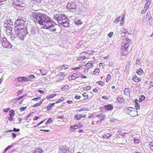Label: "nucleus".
<instances>
[{
	"label": "nucleus",
	"mask_w": 153,
	"mask_h": 153,
	"mask_svg": "<svg viewBox=\"0 0 153 153\" xmlns=\"http://www.w3.org/2000/svg\"><path fill=\"white\" fill-rule=\"evenodd\" d=\"M26 21H24L23 18H18L14 23L15 30L26 28L25 27V24Z\"/></svg>",
	"instance_id": "nucleus-3"
},
{
	"label": "nucleus",
	"mask_w": 153,
	"mask_h": 153,
	"mask_svg": "<svg viewBox=\"0 0 153 153\" xmlns=\"http://www.w3.org/2000/svg\"><path fill=\"white\" fill-rule=\"evenodd\" d=\"M27 108V107H23L20 108L19 111L20 112H22L25 110Z\"/></svg>",
	"instance_id": "nucleus-48"
},
{
	"label": "nucleus",
	"mask_w": 153,
	"mask_h": 153,
	"mask_svg": "<svg viewBox=\"0 0 153 153\" xmlns=\"http://www.w3.org/2000/svg\"><path fill=\"white\" fill-rule=\"evenodd\" d=\"M105 108L108 110H111L113 109V106L111 104H108L105 106Z\"/></svg>",
	"instance_id": "nucleus-25"
},
{
	"label": "nucleus",
	"mask_w": 153,
	"mask_h": 153,
	"mask_svg": "<svg viewBox=\"0 0 153 153\" xmlns=\"http://www.w3.org/2000/svg\"><path fill=\"white\" fill-rule=\"evenodd\" d=\"M27 78L25 77H19L18 78V81L19 82H22L23 81H26Z\"/></svg>",
	"instance_id": "nucleus-29"
},
{
	"label": "nucleus",
	"mask_w": 153,
	"mask_h": 153,
	"mask_svg": "<svg viewBox=\"0 0 153 153\" xmlns=\"http://www.w3.org/2000/svg\"><path fill=\"white\" fill-rule=\"evenodd\" d=\"M81 97L80 96H78L77 95H76L75 97V98L77 100L79 99Z\"/></svg>",
	"instance_id": "nucleus-55"
},
{
	"label": "nucleus",
	"mask_w": 153,
	"mask_h": 153,
	"mask_svg": "<svg viewBox=\"0 0 153 153\" xmlns=\"http://www.w3.org/2000/svg\"><path fill=\"white\" fill-rule=\"evenodd\" d=\"M129 48L121 46L120 53L122 56H126L128 53Z\"/></svg>",
	"instance_id": "nucleus-16"
},
{
	"label": "nucleus",
	"mask_w": 153,
	"mask_h": 153,
	"mask_svg": "<svg viewBox=\"0 0 153 153\" xmlns=\"http://www.w3.org/2000/svg\"><path fill=\"white\" fill-rule=\"evenodd\" d=\"M82 95L85 97L84 100L87 99L88 98V96L86 93H84Z\"/></svg>",
	"instance_id": "nucleus-42"
},
{
	"label": "nucleus",
	"mask_w": 153,
	"mask_h": 153,
	"mask_svg": "<svg viewBox=\"0 0 153 153\" xmlns=\"http://www.w3.org/2000/svg\"><path fill=\"white\" fill-rule=\"evenodd\" d=\"M80 68H81L80 67H78L72 68V69L73 70H77L78 69H79Z\"/></svg>",
	"instance_id": "nucleus-58"
},
{
	"label": "nucleus",
	"mask_w": 153,
	"mask_h": 153,
	"mask_svg": "<svg viewBox=\"0 0 153 153\" xmlns=\"http://www.w3.org/2000/svg\"><path fill=\"white\" fill-rule=\"evenodd\" d=\"M68 68V66L66 65H64L61 66V69H66Z\"/></svg>",
	"instance_id": "nucleus-39"
},
{
	"label": "nucleus",
	"mask_w": 153,
	"mask_h": 153,
	"mask_svg": "<svg viewBox=\"0 0 153 153\" xmlns=\"http://www.w3.org/2000/svg\"><path fill=\"white\" fill-rule=\"evenodd\" d=\"M117 100L118 102L120 103H123L124 102L125 100L122 97H118L117 98Z\"/></svg>",
	"instance_id": "nucleus-27"
},
{
	"label": "nucleus",
	"mask_w": 153,
	"mask_h": 153,
	"mask_svg": "<svg viewBox=\"0 0 153 153\" xmlns=\"http://www.w3.org/2000/svg\"><path fill=\"white\" fill-rule=\"evenodd\" d=\"M28 77L30 79H34L35 78L34 76L32 74H31L29 75Z\"/></svg>",
	"instance_id": "nucleus-56"
},
{
	"label": "nucleus",
	"mask_w": 153,
	"mask_h": 153,
	"mask_svg": "<svg viewBox=\"0 0 153 153\" xmlns=\"http://www.w3.org/2000/svg\"><path fill=\"white\" fill-rule=\"evenodd\" d=\"M34 1H35L38 3H40L41 2V0H32Z\"/></svg>",
	"instance_id": "nucleus-61"
},
{
	"label": "nucleus",
	"mask_w": 153,
	"mask_h": 153,
	"mask_svg": "<svg viewBox=\"0 0 153 153\" xmlns=\"http://www.w3.org/2000/svg\"><path fill=\"white\" fill-rule=\"evenodd\" d=\"M111 76L110 74H108V76L107 78V79H106V81L107 82H108L110 79H111Z\"/></svg>",
	"instance_id": "nucleus-49"
},
{
	"label": "nucleus",
	"mask_w": 153,
	"mask_h": 153,
	"mask_svg": "<svg viewBox=\"0 0 153 153\" xmlns=\"http://www.w3.org/2000/svg\"><path fill=\"white\" fill-rule=\"evenodd\" d=\"M136 73L139 75L142 76L143 75V70L141 68L139 69L138 71H137Z\"/></svg>",
	"instance_id": "nucleus-33"
},
{
	"label": "nucleus",
	"mask_w": 153,
	"mask_h": 153,
	"mask_svg": "<svg viewBox=\"0 0 153 153\" xmlns=\"http://www.w3.org/2000/svg\"><path fill=\"white\" fill-rule=\"evenodd\" d=\"M145 97L143 95H141L139 99V102H141L143 100H145Z\"/></svg>",
	"instance_id": "nucleus-37"
},
{
	"label": "nucleus",
	"mask_w": 153,
	"mask_h": 153,
	"mask_svg": "<svg viewBox=\"0 0 153 153\" xmlns=\"http://www.w3.org/2000/svg\"><path fill=\"white\" fill-rule=\"evenodd\" d=\"M146 18L147 19H146L145 20L147 21H149L150 20V17L149 16V15L147 14V15L146 16V17H145V18Z\"/></svg>",
	"instance_id": "nucleus-54"
},
{
	"label": "nucleus",
	"mask_w": 153,
	"mask_h": 153,
	"mask_svg": "<svg viewBox=\"0 0 153 153\" xmlns=\"http://www.w3.org/2000/svg\"><path fill=\"white\" fill-rule=\"evenodd\" d=\"M39 119V117L37 116H36L33 118V120H37L38 119Z\"/></svg>",
	"instance_id": "nucleus-64"
},
{
	"label": "nucleus",
	"mask_w": 153,
	"mask_h": 153,
	"mask_svg": "<svg viewBox=\"0 0 153 153\" xmlns=\"http://www.w3.org/2000/svg\"><path fill=\"white\" fill-rule=\"evenodd\" d=\"M127 31L126 29L123 27L120 29V34L126 33Z\"/></svg>",
	"instance_id": "nucleus-35"
},
{
	"label": "nucleus",
	"mask_w": 153,
	"mask_h": 153,
	"mask_svg": "<svg viewBox=\"0 0 153 153\" xmlns=\"http://www.w3.org/2000/svg\"><path fill=\"white\" fill-rule=\"evenodd\" d=\"M1 44L3 47L6 48L10 49L12 47V45L7 41L6 38L2 39Z\"/></svg>",
	"instance_id": "nucleus-9"
},
{
	"label": "nucleus",
	"mask_w": 153,
	"mask_h": 153,
	"mask_svg": "<svg viewBox=\"0 0 153 153\" xmlns=\"http://www.w3.org/2000/svg\"><path fill=\"white\" fill-rule=\"evenodd\" d=\"M45 120L43 121H42L40 122L38 124H37L36 126H34V127H36L40 125V128H43V129H40V130L42 131H44L45 132H48L50 131V130L49 129H46L45 128L46 127H48V125H45V123L44 124H42V123H43Z\"/></svg>",
	"instance_id": "nucleus-11"
},
{
	"label": "nucleus",
	"mask_w": 153,
	"mask_h": 153,
	"mask_svg": "<svg viewBox=\"0 0 153 153\" xmlns=\"http://www.w3.org/2000/svg\"><path fill=\"white\" fill-rule=\"evenodd\" d=\"M10 110V108H7L5 109H4V110H3V111H4V112H8L9 110Z\"/></svg>",
	"instance_id": "nucleus-57"
},
{
	"label": "nucleus",
	"mask_w": 153,
	"mask_h": 153,
	"mask_svg": "<svg viewBox=\"0 0 153 153\" xmlns=\"http://www.w3.org/2000/svg\"><path fill=\"white\" fill-rule=\"evenodd\" d=\"M41 73L43 75H46L47 73L44 70H40Z\"/></svg>",
	"instance_id": "nucleus-52"
},
{
	"label": "nucleus",
	"mask_w": 153,
	"mask_h": 153,
	"mask_svg": "<svg viewBox=\"0 0 153 153\" xmlns=\"http://www.w3.org/2000/svg\"><path fill=\"white\" fill-rule=\"evenodd\" d=\"M125 17V15H122V16H119L114 20V23H117L120 21V25L122 26H123L124 23Z\"/></svg>",
	"instance_id": "nucleus-12"
},
{
	"label": "nucleus",
	"mask_w": 153,
	"mask_h": 153,
	"mask_svg": "<svg viewBox=\"0 0 153 153\" xmlns=\"http://www.w3.org/2000/svg\"><path fill=\"white\" fill-rule=\"evenodd\" d=\"M55 103H50L47 106V108L48 110H51L54 105H55Z\"/></svg>",
	"instance_id": "nucleus-30"
},
{
	"label": "nucleus",
	"mask_w": 153,
	"mask_h": 153,
	"mask_svg": "<svg viewBox=\"0 0 153 153\" xmlns=\"http://www.w3.org/2000/svg\"><path fill=\"white\" fill-rule=\"evenodd\" d=\"M86 115L85 114H77L75 115L74 117L77 120H79L82 118L85 117Z\"/></svg>",
	"instance_id": "nucleus-19"
},
{
	"label": "nucleus",
	"mask_w": 153,
	"mask_h": 153,
	"mask_svg": "<svg viewBox=\"0 0 153 153\" xmlns=\"http://www.w3.org/2000/svg\"><path fill=\"white\" fill-rule=\"evenodd\" d=\"M97 83L99 85H101L102 86H103L104 85V82L102 81H98L97 82Z\"/></svg>",
	"instance_id": "nucleus-47"
},
{
	"label": "nucleus",
	"mask_w": 153,
	"mask_h": 153,
	"mask_svg": "<svg viewBox=\"0 0 153 153\" xmlns=\"http://www.w3.org/2000/svg\"><path fill=\"white\" fill-rule=\"evenodd\" d=\"M149 145L151 149H152V151H153V141L150 143Z\"/></svg>",
	"instance_id": "nucleus-50"
},
{
	"label": "nucleus",
	"mask_w": 153,
	"mask_h": 153,
	"mask_svg": "<svg viewBox=\"0 0 153 153\" xmlns=\"http://www.w3.org/2000/svg\"><path fill=\"white\" fill-rule=\"evenodd\" d=\"M83 126V125L79 123L74 125H72L70 126V130L71 132L74 131L76 129L80 128Z\"/></svg>",
	"instance_id": "nucleus-13"
},
{
	"label": "nucleus",
	"mask_w": 153,
	"mask_h": 153,
	"mask_svg": "<svg viewBox=\"0 0 153 153\" xmlns=\"http://www.w3.org/2000/svg\"><path fill=\"white\" fill-rule=\"evenodd\" d=\"M42 102H39L38 103L35 104L33 105V107L35 108L40 106L42 104Z\"/></svg>",
	"instance_id": "nucleus-41"
},
{
	"label": "nucleus",
	"mask_w": 153,
	"mask_h": 153,
	"mask_svg": "<svg viewBox=\"0 0 153 153\" xmlns=\"http://www.w3.org/2000/svg\"><path fill=\"white\" fill-rule=\"evenodd\" d=\"M131 43V40L128 38H126L123 40L121 46L129 48Z\"/></svg>",
	"instance_id": "nucleus-10"
},
{
	"label": "nucleus",
	"mask_w": 153,
	"mask_h": 153,
	"mask_svg": "<svg viewBox=\"0 0 153 153\" xmlns=\"http://www.w3.org/2000/svg\"><path fill=\"white\" fill-rule=\"evenodd\" d=\"M144 87L147 89H150L153 87V84L152 83V81L151 80L149 79L146 81L144 83Z\"/></svg>",
	"instance_id": "nucleus-15"
},
{
	"label": "nucleus",
	"mask_w": 153,
	"mask_h": 153,
	"mask_svg": "<svg viewBox=\"0 0 153 153\" xmlns=\"http://www.w3.org/2000/svg\"><path fill=\"white\" fill-rule=\"evenodd\" d=\"M38 92L41 94H44V91L43 90H38Z\"/></svg>",
	"instance_id": "nucleus-59"
},
{
	"label": "nucleus",
	"mask_w": 153,
	"mask_h": 153,
	"mask_svg": "<svg viewBox=\"0 0 153 153\" xmlns=\"http://www.w3.org/2000/svg\"><path fill=\"white\" fill-rule=\"evenodd\" d=\"M91 88V87L90 86H87L85 87H84L83 88L84 90L87 91L90 90Z\"/></svg>",
	"instance_id": "nucleus-43"
},
{
	"label": "nucleus",
	"mask_w": 153,
	"mask_h": 153,
	"mask_svg": "<svg viewBox=\"0 0 153 153\" xmlns=\"http://www.w3.org/2000/svg\"><path fill=\"white\" fill-rule=\"evenodd\" d=\"M135 107L136 108V110L139 109L140 108V105L138 103V100L137 99L135 100Z\"/></svg>",
	"instance_id": "nucleus-26"
},
{
	"label": "nucleus",
	"mask_w": 153,
	"mask_h": 153,
	"mask_svg": "<svg viewBox=\"0 0 153 153\" xmlns=\"http://www.w3.org/2000/svg\"><path fill=\"white\" fill-rule=\"evenodd\" d=\"M100 69L97 68L93 71V74L94 75H97L100 73Z\"/></svg>",
	"instance_id": "nucleus-31"
},
{
	"label": "nucleus",
	"mask_w": 153,
	"mask_h": 153,
	"mask_svg": "<svg viewBox=\"0 0 153 153\" xmlns=\"http://www.w3.org/2000/svg\"><path fill=\"white\" fill-rule=\"evenodd\" d=\"M20 131L19 129V128L16 129V128H14L13 130V131H14L18 132V131Z\"/></svg>",
	"instance_id": "nucleus-60"
},
{
	"label": "nucleus",
	"mask_w": 153,
	"mask_h": 153,
	"mask_svg": "<svg viewBox=\"0 0 153 153\" xmlns=\"http://www.w3.org/2000/svg\"><path fill=\"white\" fill-rule=\"evenodd\" d=\"M42 13H34L32 15L33 20L36 23H39L40 25Z\"/></svg>",
	"instance_id": "nucleus-7"
},
{
	"label": "nucleus",
	"mask_w": 153,
	"mask_h": 153,
	"mask_svg": "<svg viewBox=\"0 0 153 153\" xmlns=\"http://www.w3.org/2000/svg\"><path fill=\"white\" fill-rule=\"evenodd\" d=\"M54 19L56 20L58 23L65 27H70L69 20L63 14H61L60 12L55 14L54 16Z\"/></svg>",
	"instance_id": "nucleus-1"
},
{
	"label": "nucleus",
	"mask_w": 153,
	"mask_h": 153,
	"mask_svg": "<svg viewBox=\"0 0 153 153\" xmlns=\"http://www.w3.org/2000/svg\"><path fill=\"white\" fill-rule=\"evenodd\" d=\"M58 153H67V150L64 146H61L59 148Z\"/></svg>",
	"instance_id": "nucleus-22"
},
{
	"label": "nucleus",
	"mask_w": 153,
	"mask_h": 153,
	"mask_svg": "<svg viewBox=\"0 0 153 153\" xmlns=\"http://www.w3.org/2000/svg\"><path fill=\"white\" fill-rule=\"evenodd\" d=\"M86 66L88 67V68H92L93 67L92 63L91 61L89 62L86 64Z\"/></svg>",
	"instance_id": "nucleus-32"
},
{
	"label": "nucleus",
	"mask_w": 153,
	"mask_h": 153,
	"mask_svg": "<svg viewBox=\"0 0 153 153\" xmlns=\"http://www.w3.org/2000/svg\"><path fill=\"white\" fill-rule=\"evenodd\" d=\"M124 110L126 113L129 114L132 117L138 115L137 111L134 108L128 107L125 108Z\"/></svg>",
	"instance_id": "nucleus-5"
},
{
	"label": "nucleus",
	"mask_w": 153,
	"mask_h": 153,
	"mask_svg": "<svg viewBox=\"0 0 153 153\" xmlns=\"http://www.w3.org/2000/svg\"><path fill=\"white\" fill-rule=\"evenodd\" d=\"M78 77V74L77 73H74L69 77V79L70 80H74Z\"/></svg>",
	"instance_id": "nucleus-21"
},
{
	"label": "nucleus",
	"mask_w": 153,
	"mask_h": 153,
	"mask_svg": "<svg viewBox=\"0 0 153 153\" xmlns=\"http://www.w3.org/2000/svg\"><path fill=\"white\" fill-rule=\"evenodd\" d=\"M41 99V97H37L33 98L32 100L37 101L38 100H40Z\"/></svg>",
	"instance_id": "nucleus-45"
},
{
	"label": "nucleus",
	"mask_w": 153,
	"mask_h": 153,
	"mask_svg": "<svg viewBox=\"0 0 153 153\" xmlns=\"http://www.w3.org/2000/svg\"><path fill=\"white\" fill-rule=\"evenodd\" d=\"M19 97H18L16 99H15L14 100L15 101V102H17V101H18L19 100H21L20 98H19Z\"/></svg>",
	"instance_id": "nucleus-62"
},
{
	"label": "nucleus",
	"mask_w": 153,
	"mask_h": 153,
	"mask_svg": "<svg viewBox=\"0 0 153 153\" xmlns=\"http://www.w3.org/2000/svg\"><path fill=\"white\" fill-rule=\"evenodd\" d=\"M132 80L134 82H138L141 81V78L138 77L136 76H135L133 78Z\"/></svg>",
	"instance_id": "nucleus-23"
},
{
	"label": "nucleus",
	"mask_w": 153,
	"mask_h": 153,
	"mask_svg": "<svg viewBox=\"0 0 153 153\" xmlns=\"http://www.w3.org/2000/svg\"><path fill=\"white\" fill-rule=\"evenodd\" d=\"M74 23L75 24L78 25H80L82 23V22L80 20H77L75 21Z\"/></svg>",
	"instance_id": "nucleus-34"
},
{
	"label": "nucleus",
	"mask_w": 153,
	"mask_h": 153,
	"mask_svg": "<svg viewBox=\"0 0 153 153\" xmlns=\"http://www.w3.org/2000/svg\"><path fill=\"white\" fill-rule=\"evenodd\" d=\"M85 59V57L80 56L77 59V61H81L84 60Z\"/></svg>",
	"instance_id": "nucleus-46"
},
{
	"label": "nucleus",
	"mask_w": 153,
	"mask_h": 153,
	"mask_svg": "<svg viewBox=\"0 0 153 153\" xmlns=\"http://www.w3.org/2000/svg\"><path fill=\"white\" fill-rule=\"evenodd\" d=\"M113 34L114 33L112 32H111L108 34V37L111 38L113 36Z\"/></svg>",
	"instance_id": "nucleus-53"
},
{
	"label": "nucleus",
	"mask_w": 153,
	"mask_h": 153,
	"mask_svg": "<svg viewBox=\"0 0 153 153\" xmlns=\"http://www.w3.org/2000/svg\"><path fill=\"white\" fill-rule=\"evenodd\" d=\"M134 142L136 144H138L140 142V141L138 139H136L135 138L134 139Z\"/></svg>",
	"instance_id": "nucleus-51"
},
{
	"label": "nucleus",
	"mask_w": 153,
	"mask_h": 153,
	"mask_svg": "<svg viewBox=\"0 0 153 153\" xmlns=\"http://www.w3.org/2000/svg\"><path fill=\"white\" fill-rule=\"evenodd\" d=\"M13 26V22L10 20L6 21L4 23V26L5 28V30L7 34H9L11 33Z\"/></svg>",
	"instance_id": "nucleus-6"
},
{
	"label": "nucleus",
	"mask_w": 153,
	"mask_h": 153,
	"mask_svg": "<svg viewBox=\"0 0 153 153\" xmlns=\"http://www.w3.org/2000/svg\"><path fill=\"white\" fill-rule=\"evenodd\" d=\"M64 99V98L63 97H61L60 98L59 100L56 102V103H59L62 101Z\"/></svg>",
	"instance_id": "nucleus-44"
},
{
	"label": "nucleus",
	"mask_w": 153,
	"mask_h": 153,
	"mask_svg": "<svg viewBox=\"0 0 153 153\" xmlns=\"http://www.w3.org/2000/svg\"><path fill=\"white\" fill-rule=\"evenodd\" d=\"M53 122V120L51 118H49L48 120L45 123V125H48L49 124L52 123Z\"/></svg>",
	"instance_id": "nucleus-40"
},
{
	"label": "nucleus",
	"mask_w": 153,
	"mask_h": 153,
	"mask_svg": "<svg viewBox=\"0 0 153 153\" xmlns=\"http://www.w3.org/2000/svg\"><path fill=\"white\" fill-rule=\"evenodd\" d=\"M151 3V0H146L144 7L142 10V13H144L146 12L149 7Z\"/></svg>",
	"instance_id": "nucleus-14"
},
{
	"label": "nucleus",
	"mask_w": 153,
	"mask_h": 153,
	"mask_svg": "<svg viewBox=\"0 0 153 153\" xmlns=\"http://www.w3.org/2000/svg\"><path fill=\"white\" fill-rule=\"evenodd\" d=\"M11 134H12V136L13 137V139L15 138L16 137V135L14 133H12Z\"/></svg>",
	"instance_id": "nucleus-63"
},
{
	"label": "nucleus",
	"mask_w": 153,
	"mask_h": 153,
	"mask_svg": "<svg viewBox=\"0 0 153 153\" xmlns=\"http://www.w3.org/2000/svg\"><path fill=\"white\" fill-rule=\"evenodd\" d=\"M99 122V121L97 120V118H94L93 122H92V124L93 125L96 124H97Z\"/></svg>",
	"instance_id": "nucleus-38"
},
{
	"label": "nucleus",
	"mask_w": 153,
	"mask_h": 153,
	"mask_svg": "<svg viewBox=\"0 0 153 153\" xmlns=\"http://www.w3.org/2000/svg\"><path fill=\"white\" fill-rule=\"evenodd\" d=\"M97 117L100 121H102L105 118V115L103 113H101L98 114Z\"/></svg>",
	"instance_id": "nucleus-20"
},
{
	"label": "nucleus",
	"mask_w": 153,
	"mask_h": 153,
	"mask_svg": "<svg viewBox=\"0 0 153 153\" xmlns=\"http://www.w3.org/2000/svg\"><path fill=\"white\" fill-rule=\"evenodd\" d=\"M13 6L16 9L19 10L22 3V0H11Z\"/></svg>",
	"instance_id": "nucleus-8"
},
{
	"label": "nucleus",
	"mask_w": 153,
	"mask_h": 153,
	"mask_svg": "<svg viewBox=\"0 0 153 153\" xmlns=\"http://www.w3.org/2000/svg\"><path fill=\"white\" fill-rule=\"evenodd\" d=\"M130 90L129 88H125L124 90V94L127 96H129L130 94Z\"/></svg>",
	"instance_id": "nucleus-24"
},
{
	"label": "nucleus",
	"mask_w": 153,
	"mask_h": 153,
	"mask_svg": "<svg viewBox=\"0 0 153 153\" xmlns=\"http://www.w3.org/2000/svg\"><path fill=\"white\" fill-rule=\"evenodd\" d=\"M51 22V18L46 14L42 13L41 22H40L41 27L43 28L49 29L53 27L52 25H48V24Z\"/></svg>",
	"instance_id": "nucleus-2"
},
{
	"label": "nucleus",
	"mask_w": 153,
	"mask_h": 153,
	"mask_svg": "<svg viewBox=\"0 0 153 153\" xmlns=\"http://www.w3.org/2000/svg\"><path fill=\"white\" fill-rule=\"evenodd\" d=\"M56 95V94H52L49 95L48 96L46 97V99L47 100H50L51 99H52L54 98Z\"/></svg>",
	"instance_id": "nucleus-28"
},
{
	"label": "nucleus",
	"mask_w": 153,
	"mask_h": 153,
	"mask_svg": "<svg viewBox=\"0 0 153 153\" xmlns=\"http://www.w3.org/2000/svg\"><path fill=\"white\" fill-rule=\"evenodd\" d=\"M9 117L8 120L9 121H13V117L15 114V111L13 109L10 110L9 112Z\"/></svg>",
	"instance_id": "nucleus-18"
},
{
	"label": "nucleus",
	"mask_w": 153,
	"mask_h": 153,
	"mask_svg": "<svg viewBox=\"0 0 153 153\" xmlns=\"http://www.w3.org/2000/svg\"><path fill=\"white\" fill-rule=\"evenodd\" d=\"M140 59H137L136 61V65L137 67H138L140 65Z\"/></svg>",
	"instance_id": "nucleus-36"
},
{
	"label": "nucleus",
	"mask_w": 153,
	"mask_h": 153,
	"mask_svg": "<svg viewBox=\"0 0 153 153\" xmlns=\"http://www.w3.org/2000/svg\"><path fill=\"white\" fill-rule=\"evenodd\" d=\"M26 28L15 30V32L19 38L21 40H23L24 37L27 33Z\"/></svg>",
	"instance_id": "nucleus-4"
},
{
	"label": "nucleus",
	"mask_w": 153,
	"mask_h": 153,
	"mask_svg": "<svg viewBox=\"0 0 153 153\" xmlns=\"http://www.w3.org/2000/svg\"><path fill=\"white\" fill-rule=\"evenodd\" d=\"M67 8L70 11L74 12L75 10L76 7L75 4L73 3H68L67 5Z\"/></svg>",
	"instance_id": "nucleus-17"
}]
</instances>
